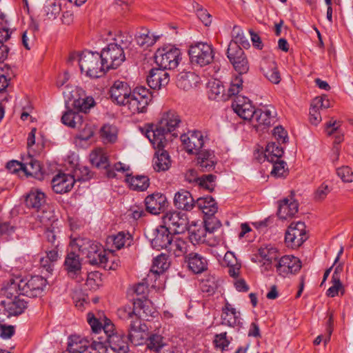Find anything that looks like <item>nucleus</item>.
Instances as JSON below:
<instances>
[{
    "instance_id": "1",
    "label": "nucleus",
    "mask_w": 353,
    "mask_h": 353,
    "mask_svg": "<svg viewBox=\"0 0 353 353\" xmlns=\"http://www.w3.org/2000/svg\"><path fill=\"white\" fill-rule=\"evenodd\" d=\"M68 61L72 64L77 61L81 72L90 78L101 77L106 71L99 52L83 51L80 54L72 53Z\"/></svg>"
},
{
    "instance_id": "2",
    "label": "nucleus",
    "mask_w": 353,
    "mask_h": 353,
    "mask_svg": "<svg viewBox=\"0 0 353 353\" xmlns=\"http://www.w3.org/2000/svg\"><path fill=\"white\" fill-rule=\"evenodd\" d=\"M70 246L71 249L78 250L81 254L85 255L90 265L101 267L104 263L106 251L100 243L85 237L78 236L71 238Z\"/></svg>"
},
{
    "instance_id": "3",
    "label": "nucleus",
    "mask_w": 353,
    "mask_h": 353,
    "mask_svg": "<svg viewBox=\"0 0 353 353\" xmlns=\"http://www.w3.org/2000/svg\"><path fill=\"white\" fill-rule=\"evenodd\" d=\"M47 281L42 276H34L30 279H20L19 281L11 280L10 283L6 286V294L13 295L12 291H19V294L28 297H37L41 295Z\"/></svg>"
},
{
    "instance_id": "4",
    "label": "nucleus",
    "mask_w": 353,
    "mask_h": 353,
    "mask_svg": "<svg viewBox=\"0 0 353 353\" xmlns=\"http://www.w3.org/2000/svg\"><path fill=\"white\" fill-rule=\"evenodd\" d=\"M156 63L164 70L176 68L181 60V50L171 44L158 48L154 54Z\"/></svg>"
},
{
    "instance_id": "5",
    "label": "nucleus",
    "mask_w": 353,
    "mask_h": 353,
    "mask_svg": "<svg viewBox=\"0 0 353 353\" xmlns=\"http://www.w3.org/2000/svg\"><path fill=\"white\" fill-rule=\"evenodd\" d=\"M152 100V94L148 89L139 86L135 88L124 105L131 114L145 112L149 103Z\"/></svg>"
},
{
    "instance_id": "6",
    "label": "nucleus",
    "mask_w": 353,
    "mask_h": 353,
    "mask_svg": "<svg viewBox=\"0 0 353 353\" xmlns=\"http://www.w3.org/2000/svg\"><path fill=\"white\" fill-rule=\"evenodd\" d=\"M103 333L106 336L105 341L110 347L117 353H128V343L125 335L119 333L114 329V324L109 319H105L103 327Z\"/></svg>"
},
{
    "instance_id": "7",
    "label": "nucleus",
    "mask_w": 353,
    "mask_h": 353,
    "mask_svg": "<svg viewBox=\"0 0 353 353\" xmlns=\"http://www.w3.org/2000/svg\"><path fill=\"white\" fill-rule=\"evenodd\" d=\"M90 161L97 168H103L106 170V175L108 178L117 177L116 172H125L130 170V167L121 162L115 163L111 167L108 163V157L103 150L99 148L93 151L90 155Z\"/></svg>"
},
{
    "instance_id": "8",
    "label": "nucleus",
    "mask_w": 353,
    "mask_h": 353,
    "mask_svg": "<svg viewBox=\"0 0 353 353\" xmlns=\"http://www.w3.org/2000/svg\"><path fill=\"white\" fill-rule=\"evenodd\" d=\"M189 55L191 63L200 67L210 64L214 56L212 46L203 42L192 45L189 49Z\"/></svg>"
},
{
    "instance_id": "9",
    "label": "nucleus",
    "mask_w": 353,
    "mask_h": 353,
    "mask_svg": "<svg viewBox=\"0 0 353 353\" xmlns=\"http://www.w3.org/2000/svg\"><path fill=\"white\" fill-rule=\"evenodd\" d=\"M106 71L118 68L125 59L123 48L119 43H110L99 53Z\"/></svg>"
},
{
    "instance_id": "10",
    "label": "nucleus",
    "mask_w": 353,
    "mask_h": 353,
    "mask_svg": "<svg viewBox=\"0 0 353 353\" xmlns=\"http://www.w3.org/2000/svg\"><path fill=\"white\" fill-rule=\"evenodd\" d=\"M26 201L28 207L37 210L36 216L39 219L41 223L47 225L51 217V212L43 210L41 212L39 211L46 203L44 193L38 189L32 190L28 194Z\"/></svg>"
},
{
    "instance_id": "11",
    "label": "nucleus",
    "mask_w": 353,
    "mask_h": 353,
    "mask_svg": "<svg viewBox=\"0 0 353 353\" xmlns=\"http://www.w3.org/2000/svg\"><path fill=\"white\" fill-rule=\"evenodd\" d=\"M307 239L305 223L302 221L293 222L285 232V242L288 247L296 248L301 246Z\"/></svg>"
},
{
    "instance_id": "12",
    "label": "nucleus",
    "mask_w": 353,
    "mask_h": 353,
    "mask_svg": "<svg viewBox=\"0 0 353 353\" xmlns=\"http://www.w3.org/2000/svg\"><path fill=\"white\" fill-rule=\"evenodd\" d=\"M162 220V225L175 234L183 233L188 228V218L185 214L179 212H168L163 216Z\"/></svg>"
},
{
    "instance_id": "13",
    "label": "nucleus",
    "mask_w": 353,
    "mask_h": 353,
    "mask_svg": "<svg viewBox=\"0 0 353 353\" xmlns=\"http://www.w3.org/2000/svg\"><path fill=\"white\" fill-rule=\"evenodd\" d=\"M279 256L278 250L272 245H265L258 250L255 262L261 263V272H268L272 269V263L276 261Z\"/></svg>"
},
{
    "instance_id": "14",
    "label": "nucleus",
    "mask_w": 353,
    "mask_h": 353,
    "mask_svg": "<svg viewBox=\"0 0 353 353\" xmlns=\"http://www.w3.org/2000/svg\"><path fill=\"white\" fill-rule=\"evenodd\" d=\"M227 56L235 70L239 74L246 73L249 70L248 62L245 57L243 50L236 43H230L228 48Z\"/></svg>"
},
{
    "instance_id": "15",
    "label": "nucleus",
    "mask_w": 353,
    "mask_h": 353,
    "mask_svg": "<svg viewBox=\"0 0 353 353\" xmlns=\"http://www.w3.org/2000/svg\"><path fill=\"white\" fill-rule=\"evenodd\" d=\"M301 262L299 258L292 255L282 256L276 264L277 273L283 277L295 274L300 270Z\"/></svg>"
},
{
    "instance_id": "16",
    "label": "nucleus",
    "mask_w": 353,
    "mask_h": 353,
    "mask_svg": "<svg viewBox=\"0 0 353 353\" xmlns=\"http://www.w3.org/2000/svg\"><path fill=\"white\" fill-rule=\"evenodd\" d=\"M181 141L186 151L190 154H197L204 145L203 134L201 131L192 130L181 136Z\"/></svg>"
},
{
    "instance_id": "17",
    "label": "nucleus",
    "mask_w": 353,
    "mask_h": 353,
    "mask_svg": "<svg viewBox=\"0 0 353 353\" xmlns=\"http://www.w3.org/2000/svg\"><path fill=\"white\" fill-rule=\"evenodd\" d=\"M132 92L126 82L118 80L110 87L109 93L112 102L124 106Z\"/></svg>"
},
{
    "instance_id": "18",
    "label": "nucleus",
    "mask_w": 353,
    "mask_h": 353,
    "mask_svg": "<svg viewBox=\"0 0 353 353\" xmlns=\"http://www.w3.org/2000/svg\"><path fill=\"white\" fill-rule=\"evenodd\" d=\"M181 123V119L179 114L174 110H170L163 112L158 124L168 132L172 137H176V129Z\"/></svg>"
},
{
    "instance_id": "19",
    "label": "nucleus",
    "mask_w": 353,
    "mask_h": 353,
    "mask_svg": "<svg viewBox=\"0 0 353 353\" xmlns=\"http://www.w3.org/2000/svg\"><path fill=\"white\" fill-rule=\"evenodd\" d=\"M6 289V287L4 288L3 291V294L7 297V300L1 301L5 309L9 315L17 316L21 314L26 307V302L17 296L19 294L17 289V291H12L13 295L8 294V296L5 293Z\"/></svg>"
},
{
    "instance_id": "20",
    "label": "nucleus",
    "mask_w": 353,
    "mask_h": 353,
    "mask_svg": "<svg viewBox=\"0 0 353 353\" xmlns=\"http://www.w3.org/2000/svg\"><path fill=\"white\" fill-rule=\"evenodd\" d=\"M173 236L172 232L167 228L161 225L157 227L153 232L151 239V245L156 250L168 249Z\"/></svg>"
},
{
    "instance_id": "21",
    "label": "nucleus",
    "mask_w": 353,
    "mask_h": 353,
    "mask_svg": "<svg viewBox=\"0 0 353 353\" xmlns=\"http://www.w3.org/2000/svg\"><path fill=\"white\" fill-rule=\"evenodd\" d=\"M234 111L244 120H252L255 109L250 101L243 96H237L232 104Z\"/></svg>"
},
{
    "instance_id": "22",
    "label": "nucleus",
    "mask_w": 353,
    "mask_h": 353,
    "mask_svg": "<svg viewBox=\"0 0 353 353\" xmlns=\"http://www.w3.org/2000/svg\"><path fill=\"white\" fill-rule=\"evenodd\" d=\"M51 183L54 192L63 194L72 190L75 183V179L71 174L59 173L53 177Z\"/></svg>"
},
{
    "instance_id": "23",
    "label": "nucleus",
    "mask_w": 353,
    "mask_h": 353,
    "mask_svg": "<svg viewBox=\"0 0 353 353\" xmlns=\"http://www.w3.org/2000/svg\"><path fill=\"white\" fill-rule=\"evenodd\" d=\"M260 70L271 83L278 84L281 80L276 62L270 58H263L260 61Z\"/></svg>"
},
{
    "instance_id": "24",
    "label": "nucleus",
    "mask_w": 353,
    "mask_h": 353,
    "mask_svg": "<svg viewBox=\"0 0 353 353\" xmlns=\"http://www.w3.org/2000/svg\"><path fill=\"white\" fill-rule=\"evenodd\" d=\"M145 135L154 148L157 149H163L169 139L168 137H172L159 124L154 128L147 130Z\"/></svg>"
},
{
    "instance_id": "25",
    "label": "nucleus",
    "mask_w": 353,
    "mask_h": 353,
    "mask_svg": "<svg viewBox=\"0 0 353 353\" xmlns=\"http://www.w3.org/2000/svg\"><path fill=\"white\" fill-rule=\"evenodd\" d=\"M77 250H72L70 252L65 259L64 266L68 275L72 278H75L77 281H80L81 278L79 276L81 273V261L79 256L75 253Z\"/></svg>"
},
{
    "instance_id": "26",
    "label": "nucleus",
    "mask_w": 353,
    "mask_h": 353,
    "mask_svg": "<svg viewBox=\"0 0 353 353\" xmlns=\"http://www.w3.org/2000/svg\"><path fill=\"white\" fill-rule=\"evenodd\" d=\"M146 210L152 214H159L163 212L168 201L165 196L161 193H154L148 196L145 199Z\"/></svg>"
},
{
    "instance_id": "27",
    "label": "nucleus",
    "mask_w": 353,
    "mask_h": 353,
    "mask_svg": "<svg viewBox=\"0 0 353 353\" xmlns=\"http://www.w3.org/2000/svg\"><path fill=\"white\" fill-rule=\"evenodd\" d=\"M170 81L169 74L163 68H152L147 77L148 85L152 89H160Z\"/></svg>"
},
{
    "instance_id": "28",
    "label": "nucleus",
    "mask_w": 353,
    "mask_h": 353,
    "mask_svg": "<svg viewBox=\"0 0 353 353\" xmlns=\"http://www.w3.org/2000/svg\"><path fill=\"white\" fill-rule=\"evenodd\" d=\"M134 303L138 320L143 319L148 321L150 318L154 316L156 310L149 299L137 298Z\"/></svg>"
},
{
    "instance_id": "29",
    "label": "nucleus",
    "mask_w": 353,
    "mask_h": 353,
    "mask_svg": "<svg viewBox=\"0 0 353 353\" xmlns=\"http://www.w3.org/2000/svg\"><path fill=\"white\" fill-rule=\"evenodd\" d=\"M145 325L140 320L131 321L128 329V339L135 345L143 344L145 339Z\"/></svg>"
},
{
    "instance_id": "30",
    "label": "nucleus",
    "mask_w": 353,
    "mask_h": 353,
    "mask_svg": "<svg viewBox=\"0 0 353 353\" xmlns=\"http://www.w3.org/2000/svg\"><path fill=\"white\" fill-rule=\"evenodd\" d=\"M277 214L281 219L293 217L299 210V204L292 197L285 198L278 203Z\"/></svg>"
},
{
    "instance_id": "31",
    "label": "nucleus",
    "mask_w": 353,
    "mask_h": 353,
    "mask_svg": "<svg viewBox=\"0 0 353 353\" xmlns=\"http://www.w3.org/2000/svg\"><path fill=\"white\" fill-rule=\"evenodd\" d=\"M188 268L195 274H200L208 269V261L201 254L190 252L185 257Z\"/></svg>"
},
{
    "instance_id": "32",
    "label": "nucleus",
    "mask_w": 353,
    "mask_h": 353,
    "mask_svg": "<svg viewBox=\"0 0 353 353\" xmlns=\"http://www.w3.org/2000/svg\"><path fill=\"white\" fill-rule=\"evenodd\" d=\"M221 323L222 325L232 327L239 326L241 324L240 313L228 303H226L223 308Z\"/></svg>"
},
{
    "instance_id": "33",
    "label": "nucleus",
    "mask_w": 353,
    "mask_h": 353,
    "mask_svg": "<svg viewBox=\"0 0 353 353\" xmlns=\"http://www.w3.org/2000/svg\"><path fill=\"white\" fill-rule=\"evenodd\" d=\"M194 201L190 192L181 189L175 193L174 197V205L179 210L190 211L195 206Z\"/></svg>"
},
{
    "instance_id": "34",
    "label": "nucleus",
    "mask_w": 353,
    "mask_h": 353,
    "mask_svg": "<svg viewBox=\"0 0 353 353\" xmlns=\"http://www.w3.org/2000/svg\"><path fill=\"white\" fill-rule=\"evenodd\" d=\"M131 241V236L129 233L119 232L117 234L112 235L107 238L106 245L108 246L110 252H113L121 249L125 245H129Z\"/></svg>"
},
{
    "instance_id": "35",
    "label": "nucleus",
    "mask_w": 353,
    "mask_h": 353,
    "mask_svg": "<svg viewBox=\"0 0 353 353\" xmlns=\"http://www.w3.org/2000/svg\"><path fill=\"white\" fill-rule=\"evenodd\" d=\"M200 81L199 77L192 72H181L177 76L176 85L184 90L196 87Z\"/></svg>"
},
{
    "instance_id": "36",
    "label": "nucleus",
    "mask_w": 353,
    "mask_h": 353,
    "mask_svg": "<svg viewBox=\"0 0 353 353\" xmlns=\"http://www.w3.org/2000/svg\"><path fill=\"white\" fill-rule=\"evenodd\" d=\"M272 113L274 112L267 108L256 110L250 121L255 126H269L274 118Z\"/></svg>"
},
{
    "instance_id": "37",
    "label": "nucleus",
    "mask_w": 353,
    "mask_h": 353,
    "mask_svg": "<svg viewBox=\"0 0 353 353\" xmlns=\"http://www.w3.org/2000/svg\"><path fill=\"white\" fill-rule=\"evenodd\" d=\"M125 180L130 188L136 191H144L150 185L149 178L145 175L132 176L127 173Z\"/></svg>"
},
{
    "instance_id": "38",
    "label": "nucleus",
    "mask_w": 353,
    "mask_h": 353,
    "mask_svg": "<svg viewBox=\"0 0 353 353\" xmlns=\"http://www.w3.org/2000/svg\"><path fill=\"white\" fill-rule=\"evenodd\" d=\"M89 346V342L79 336H71L68 339V348L63 353H83Z\"/></svg>"
},
{
    "instance_id": "39",
    "label": "nucleus",
    "mask_w": 353,
    "mask_h": 353,
    "mask_svg": "<svg viewBox=\"0 0 353 353\" xmlns=\"http://www.w3.org/2000/svg\"><path fill=\"white\" fill-rule=\"evenodd\" d=\"M156 157L152 161V165L157 172H165L168 170L171 165V160L168 153L163 149H159L156 152Z\"/></svg>"
},
{
    "instance_id": "40",
    "label": "nucleus",
    "mask_w": 353,
    "mask_h": 353,
    "mask_svg": "<svg viewBox=\"0 0 353 353\" xmlns=\"http://www.w3.org/2000/svg\"><path fill=\"white\" fill-rule=\"evenodd\" d=\"M195 205L207 216H212L218 210L217 204L211 196L199 198Z\"/></svg>"
},
{
    "instance_id": "41",
    "label": "nucleus",
    "mask_w": 353,
    "mask_h": 353,
    "mask_svg": "<svg viewBox=\"0 0 353 353\" xmlns=\"http://www.w3.org/2000/svg\"><path fill=\"white\" fill-rule=\"evenodd\" d=\"M197 164L203 172L210 171L214 168L216 160L213 152L202 150L197 154Z\"/></svg>"
},
{
    "instance_id": "42",
    "label": "nucleus",
    "mask_w": 353,
    "mask_h": 353,
    "mask_svg": "<svg viewBox=\"0 0 353 353\" xmlns=\"http://www.w3.org/2000/svg\"><path fill=\"white\" fill-rule=\"evenodd\" d=\"M23 171L27 176H31L38 179H42L40 163L32 157H28L23 162Z\"/></svg>"
},
{
    "instance_id": "43",
    "label": "nucleus",
    "mask_w": 353,
    "mask_h": 353,
    "mask_svg": "<svg viewBox=\"0 0 353 353\" xmlns=\"http://www.w3.org/2000/svg\"><path fill=\"white\" fill-rule=\"evenodd\" d=\"M190 247L188 241L176 237L172 238L170 245L168 248V251L174 254L175 256H181L186 254L188 251V248Z\"/></svg>"
},
{
    "instance_id": "44",
    "label": "nucleus",
    "mask_w": 353,
    "mask_h": 353,
    "mask_svg": "<svg viewBox=\"0 0 353 353\" xmlns=\"http://www.w3.org/2000/svg\"><path fill=\"white\" fill-rule=\"evenodd\" d=\"M221 224L219 220L215 218H212V216H208V218L204 220V229L200 231L198 230L197 233H194V239L198 241H204V230L205 232H208L209 233H213L216 230L221 227Z\"/></svg>"
},
{
    "instance_id": "45",
    "label": "nucleus",
    "mask_w": 353,
    "mask_h": 353,
    "mask_svg": "<svg viewBox=\"0 0 353 353\" xmlns=\"http://www.w3.org/2000/svg\"><path fill=\"white\" fill-rule=\"evenodd\" d=\"M83 116L72 110L66 111L61 117L62 123L68 127H81Z\"/></svg>"
},
{
    "instance_id": "46",
    "label": "nucleus",
    "mask_w": 353,
    "mask_h": 353,
    "mask_svg": "<svg viewBox=\"0 0 353 353\" xmlns=\"http://www.w3.org/2000/svg\"><path fill=\"white\" fill-rule=\"evenodd\" d=\"M283 154V150L276 143H269L264 151V157L268 161L274 162Z\"/></svg>"
},
{
    "instance_id": "47",
    "label": "nucleus",
    "mask_w": 353,
    "mask_h": 353,
    "mask_svg": "<svg viewBox=\"0 0 353 353\" xmlns=\"http://www.w3.org/2000/svg\"><path fill=\"white\" fill-rule=\"evenodd\" d=\"M101 136L105 143H115L117 140L118 129L115 125L105 124L101 129Z\"/></svg>"
},
{
    "instance_id": "48",
    "label": "nucleus",
    "mask_w": 353,
    "mask_h": 353,
    "mask_svg": "<svg viewBox=\"0 0 353 353\" xmlns=\"http://www.w3.org/2000/svg\"><path fill=\"white\" fill-rule=\"evenodd\" d=\"M61 10L60 0H46L43 12L49 19H55Z\"/></svg>"
},
{
    "instance_id": "49",
    "label": "nucleus",
    "mask_w": 353,
    "mask_h": 353,
    "mask_svg": "<svg viewBox=\"0 0 353 353\" xmlns=\"http://www.w3.org/2000/svg\"><path fill=\"white\" fill-rule=\"evenodd\" d=\"M170 266V262L168 260V257L165 254H159L154 259L152 272L159 274L167 270Z\"/></svg>"
},
{
    "instance_id": "50",
    "label": "nucleus",
    "mask_w": 353,
    "mask_h": 353,
    "mask_svg": "<svg viewBox=\"0 0 353 353\" xmlns=\"http://www.w3.org/2000/svg\"><path fill=\"white\" fill-rule=\"evenodd\" d=\"M166 345L165 339L159 334H151L147 340V347L149 350L159 352Z\"/></svg>"
},
{
    "instance_id": "51",
    "label": "nucleus",
    "mask_w": 353,
    "mask_h": 353,
    "mask_svg": "<svg viewBox=\"0 0 353 353\" xmlns=\"http://www.w3.org/2000/svg\"><path fill=\"white\" fill-rule=\"evenodd\" d=\"M158 39L159 37H155L149 31H145L139 33L136 38V41L139 46L146 48L154 45Z\"/></svg>"
},
{
    "instance_id": "52",
    "label": "nucleus",
    "mask_w": 353,
    "mask_h": 353,
    "mask_svg": "<svg viewBox=\"0 0 353 353\" xmlns=\"http://www.w3.org/2000/svg\"><path fill=\"white\" fill-rule=\"evenodd\" d=\"M94 104L92 97L79 98L73 101L74 108L79 112H86Z\"/></svg>"
},
{
    "instance_id": "53",
    "label": "nucleus",
    "mask_w": 353,
    "mask_h": 353,
    "mask_svg": "<svg viewBox=\"0 0 353 353\" xmlns=\"http://www.w3.org/2000/svg\"><path fill=\"white\" fill-rule=\"evenodd\" d=\"M75 128L79 130V133L78 134V138L81 140L87 141L94 134L93 125L85 121L83 118L82 119V124H81V127H76Z\"/></svg>"
},
{
    "instance_id": "54",
    "label": "nucleus",
    "mask_w": 353,
    "mask_h": 353,
    "mask_svg": "<svg viewBox=\"0 0 353 353\" xmlns=\"http://www.w3.org/2000/svg\"><path fill=\"white\" fill-rule=\"evenodd\" d=\"M117 315L123 320L136 321L137 317L134 310V303H133V307L125 305L119 308L117 311Z\"/></svg>"
},
{
    "instance_id": "55",
    "label": "nucleus",
    "mask_w": 353,
    "mask_h": 353,
    "mask_svg": "<svg viewBox=\"0 0 353 353\" xmlns=\"http://www.w3.org/2000/svg\"><path fill=\"white\" fill-rule=\"evenodd\" d=\"M72 176L76 181H85L91 179L92 175L89 169L83 165H78L73 171Z\"/></svg>"
},
{
    "instance_id": "56",
    "label": "nucleus",
    "mask_w": 353,
    "mask_h": 353,
    "mask_svg": "<svg viewBox=\"0 0 353 353\" xmlns=\"http://www.w3.org/2000/svg\"><path fill=\"white\" fill-rule=\"evenodd\" d=\"M215 179L216 176L213 174L203 175L201 176L197 185L211 192L215 187Z\"/></svg>"
},
{
    "instance_id": "57",
    "label": "nucleus",
    "mask_w": 353,
    "mask_h": 353,
    "mask_svg": "<svg viewBox=\"0 0 353 353\" xmlns=\"http://www.w3.org/2000/svg\"><path fill=\"white\" fill-rule=\"evenodd\" d=\"M274 163L273 168L271 172V174L276 177H283L285 176L288 173V169L286 167V163L283 161L275 160Z\"/></svg>"
},
{
    "instance_id": "58",
    "label": "nucleus",
    "mask_w": 353,
    "mask_h": 353,
    "mask_svg": "<svg viewBox=\"0 0 353 353\" xmlns=\"http://www.w3.org/2000/svg\"><path fill=\"white\" fill-rule=\"evenodd\" d=\"M105 319L103 323H105ZM88 322L90 325L92 330L94 333H100L101 331L103 332V327L104 323L101 322L98 319L95 318L93 314L89 313L88 314Z\"/></svg>"
},
{
    "instance_id": "59",
    "label": "nucleus",
    "mask_w": 353,
    "mask_h": 353,
    "mask_svg": "<svg viewBox=\"0 0 353 353\" xmlns=\"http://www.w3.org/2000/svg\"><path fill=\"white\" fill-rule=\"evenodd\" d=\"M337 174L343 182L350 183L353 181V172L348 166L338 168Z\"/></svg>"
},
{
    "instance_id": "60",
    "label": "nucleus",
    "mask_w": 353,
    "mask_h": 353,
    "mask_svg": "<svg viewBox=\"0 0 353 353\" xmlns=\"http://www.w3.org/2000/svg\"><path fill=\"white\" fill-rule=\"evenodd\" d=\"M226 332H223L215 336L214 343L216 348L224 350L230 344V341L227 339Z\"/></svg>"
},
{
    "instance_id": "61",
    "label": "nucleus",
    "mask_w": 353,
    "mask_h": 353,
    "mask_svg": "<svg viewBox=\"0 0 353 353\" xmlns=\"http://www.w3.org/2000/svg\"><path fill=\"white\" fill-rule=\"evenodd\" d=\"M114 41V43H119V46L123 48V51L124 52V50L128 48L131 43L132 37L128 34L120 33L117 35Z\"/></svg>"
},
{
    "instance_id": "62",
    "label": "nucleus",
    "mask_w": 353,
    "mask_h": 353,
    "mask_svg": "<svg viewBox=\"0 0 353 353\" xmlns=\"http://www.w3.org/2000/svg\"><path fill=\"white\" fill-rule=\"evenodd\" d=\"M331 188L325 183H322L314 192V199L316 201H323L330 192Z\"/></svg>"
},
{
    "instance_id": "63",
    "label": "nucleus",
    "mask_w": 353,
    "mask_h": 353,
    "mask_svg": "<svg viewBox=\"0 0 353 353\" xmlns=\"http://www.w3.org/2000/svg\"><path fill=\"white\" fill-rule=\"evenodd\" d=\"M34 34L32 30H26L22 34V43L23 46L30 50L34 42Z\"/></svg>"
},
{
    "instance_id": "64",
    "label": "nucleus",
    "mask_w": 353,
    "mask_h": 353,
    "mask_svg": "<svg viewBox=\"0 0 353 353\" xmlns=\"http://www.w3.org/2000/svg\"><path fill=\"white\" fill-rule=\"evenodd\" d=\"M243 81L240 77H236L233 81H232L230 88H228V94L233 96L239 94L240 90L242 89Z\"/></svg>"
}]
</instances>
